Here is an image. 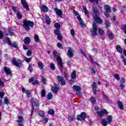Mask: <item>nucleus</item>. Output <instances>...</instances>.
<instances>
[{
  "instance_id": "f257e3e1",
  "label": "nucleus",
  "mask_w": 126,
  "mask_h": 126,
  "mask_svg": "<svg viewBox=\"0 0 126 126\" xmlns=\"http://www.w3.org/2000/svg\"><path fill=\"white\" fill-rule=\"evenodd\" d=\"M53 55L56 57V61L58 63V66L61 72H63V61H62V58H61V56L58 53L57 51H53Z\"/></svg>"
},
{
  "instance_id": "f03ea898",
  "label": "nucleus",
  "mask_w": 126,
  "mask_h": 126,
  "mask_svg": "<svg viewBox=\"0 0 126 126\" xmlns=\"http://www.w3.org/2000/svg\"><path fill=\"white\" fill-rule=\"evenodd\" d=\"M93 9V18L96 23H98L99 24H101V23H103V20H102V19L100 18L99 16V12H98V11L96 10L95 8V7H92Z\"/></svg>"
},
{
  "instance_id": "7ed1b4c3",
  "label": "nucleus",
  "mask_w": 126,
  "mask_h": 126,
  "mask_svg": "<svg viewBox=\"0 0 126 126\" xmlns=\"http://www.w3.org/2000/svg\"><path fill=\"white\" fill-rule=\"evenodd\" d=\"M23 27L26 31L29 32L30 28H33L34 27V23L30 20L25 19L23 21Z\"/></svg>"
},
{
  "instance_id": "20e7f679",
  "label": "nucleus",
  "mask_w": 126,
  "mask_h": 126,
  "mask_svg": "<svg viewBox=\"0 0 126 126\" xmlns=\"http://www.w3.org/2000/svg\"><path fill=\"white\" fill-rule=\"evenodd\" d=\"M97 30H98V26H97V23L94 22L93 23V28L91 29V33L93 36H97Z\"/></svg>"
},
{
  "instance_id": "39448f33",
  "label": "nucleus",
  "mask_w": 126,
  "mask_h": 126,
  "mask_svg": "<svg viewBox=\"0 0 126 126\" xmlns=\"http://www.w3.org/2000/svg\"><path fill=\"white\" fill-rule=\"evenodd\" d=\"M36 99L33 98H32L31 101H32V109H31V116L34 114V105H33V104H35V107H39V104L38 103V102L35 101Z\"/></svg>"
},
{
  "instance_id": "423d86ee",
  "label": "nucleus",
  "mask_w": 126,
  "mask_h": 126,
  "mask_svg": "<svg viewBox=\"0 0 126 126\" xmlns=\"http://www.w3.org/2000/svg\"><path fill=\"white\" fill-rule=\"evenodd\" d=\"M73 89L76 92L77 95H80L82 94L81 93V88L78 85H74L73 86Z\"/></svg>"
},
{
  "instance_id": "0eeeda50",
  "label": "nucleus",
  "mask_w": 126,
  "mask_h": 126,
  "mask_svg": "<svg viewBox=\"0 0 126 126\" xmlns=\"http://www.w3.org/2000/svg\"><path fill=\"white\" fill-rule=\"evenodd\" d=\"M21 3L22 4L24 8L26 9V10H30V9L29 8V5H28L26 0H21Z\"/></svg>"
},
{
  "instance_id": "6e6552de",
  "label": "nucleus",
  "mask_w": 126,
  "mask_h": 126,
  "mask_svg": "<svg viewBox=\"0 0 126 126\" xmlns=\"http://www.w3.org/2000/svg\"><path fill=\"white\" fill-rule=\"evenodd\" d=\"M12 63L17 67H20L22 64V63L21 62V60H18L16 61L15 59H14L12 61Z\"/></svg>"
},
{
  "instance_id": "1a4fd4ad",
  "label": "nucleus",
  "mask_w": 126,
  "mask_h": 126,
  "mask_svg": "<svg viewBox=\"0 0 126 126\" xmlns=\"http://www.w3.org/2000/svg\"><path fill=\"white\" fill-rule=\"evenodd\" d=\"M85 118H86V113L83 112L80 115H78L77 117L78 121H84Z\"/></svg>"
},
{
  "instance_id": "9d476101",
  "label": "nucleus",
  "mask_w": 126,
  "mask_h": 126,
  "mask_svg": "<svg viewBox=\"0 0 126 126\" xmlns=\"http://www.w3.org/2000/svg\"><path fill=\"white\" fill-rule=\"evenodd\" d=\"M3 69L6 75H9L10 76H11L12 72L10 68H8V67L4 66L3 68Z\"/></svg>"
},
{
  "instance_id": "9b49d317",
  "label": "nucleus",
  "mask_w": 126,
  "mask_h": 126,
  "mask_svg": "<svg viewBox=\"0 0 126 126\" xmlns=\"http://www.w3.org/2000/svg\"><path fill=\"white\" fill-rule=\"evenodd\" d=\"M96 113L99 117H103L105 114L108 115V113L106 110L103 109L100 111H97Z\"/></svg>"
},
{
  "instance_id": "f8f14e48",
  "label": "nucleus",
  "mask_w": 126,
  "mask_h": 126,
  "mask_svg": "<svg viewBox=\"0 0 126 126\" xmlns=\"http://www.w3.org/2000/svg\"><path fill=\"white\" fill-rule=\"evenodd\" d=\"M55 11L56 14L59 16V17H62V15H63V11H62V10L59 9V8L56 7L55 8Z\"/></svg>"
},
{
  "instance_id": "ddd939ff",
  "label": "nucleus",
  "mask_w": 126,
  "mask_h": 126,
  "mask_svg": "<svg viewBox=\"0 0 126 126\" xmlns=\"http://www.w3.org/2000/svg\"><path fill=\"white\" fill-rule=\"evenodd\" d=\"M67 55L68 58H72L73 57V52H72V49L70 48H69Z\"/></svg>"
},
{
  "instance_id": "4468645a",
  "label": "nucleus",
  "mask_w": 126,
  "mask_h": 126,
  "mask_svg": "<svg viewBox=\"0 0 126 126\" xmlns=\"http://www.w3.org/2000/svg\"><path fill=\"white\" fill-rule=\"evenodd\" d=\"M5 34L7 36H8L9 35H10V36H13V35H14L13 30H11L10 29L8 30L7 32H5Z\"/></svg>"
},
{
  "instance_id": "2eb2a0df",
  "label": "nucleus",
  "mask_w": 126,
  "mask_h": 126,
  "mask_svg": "<svg viewBox=\"0 0 126 126\" xmlns=\"http://www.w3.org/2000/svg\"><path fill=\"white\" fill-rule=\"evenodd\" d=\"M104 9L106 11V12L108 13H111V7H110V5H106L104 6Z\"/></svg>"
},
{
  "instance_id": "dca6fc26",
  "label": "nucleus",
  "mask_w": 126,
  "mask_h": 126,
  "mask_svg": "<svg viewBox=\"0 0 126 126\" xmlns=\"http://www.w3.org/2000/svg\"><path fill=\"white\" fill-rule=\"evenodd\" d=\"M22 91L23 93H25V94H26L27 97H30V93H29L28 90L25 89V88H22Z\"/></svg>"
},
{
  "instance_id": "f3484780",
  "label": "nucleus",
  "mask_w": 126,
  "mask_h": 126,
  "mask_svg": "<svg viewBox=\"0 0 126 126\" xmlns=\"http://www.w3.org/2000/svg\"><path fill=\"white\" fill-rule=\"evenodd\" d=\"M24 42L25 43H26V45H29L30 43L31 42V40L30 39V37H26L24 40Z\"/></svg>"
},
{
  "instance_id": "a211bd4d",
  "label": "nucleus",
  "mask_w": 126,
  "mask_h": 126,
  "mask_svg": "<svg viewBox=\"0 0 126 126\" xmlns=\"http://www.w3.org/2000/svg\"><path fill=\"white\" fill-rule=\"evenodd\" d=\"M116 49L118 53H120V54H122L123 53V49L122 48L121 46H120V45H118L116 47Z\"/></svg>"
},
{
  "instance_id": "6ab92c4d",
  "label": "nucleus",
  "mask_w": 126,
  "mask_h": 126,
  "mask_svg": "<svg viewBox=\"0 0 126 126\" xmlns=\"http://www.w3.org/2000/svg\"><path fill=\"white\" fill-rule=\"evenodd\" d=\"M118 105L120 110H124V104H123V103H122V101H119L118 102Z\"/></svg>"
},
{
  "instance_id": "aec40b11",
  "label": "nucleus",
  "mask_w": 126,
  "mask_h": 126,
  "mask_svg": "<svg viewBox=\"0 0 126 126\" xmlns=\"http://www.w3.org/2000/svg\"><path fill=\"white\" fill-rule=\"evenodd\" d=\"M71 78L72 79H75L76 78V71L74 70L71 74Z\"/></svg>"
},
{
  "instance_id": "412c9836",
  "label": "nucleus",
  "mask_w": 126,
  "mask_h": 126,
  "mask_svg": "<svg viewBox=\"0 0 126 126\" xmlns=\"http://www.w3.org/2000/svg\"><path fill=\"white\" fill-rule=\"evenodd\" d=\"M6 43L8 44L9 46H12V42H11V40H10V38L8 37H6L5 38Z\"/></svg>"
},
{
  "instance_id": "4be33fe9",
  "label": "nucleus",
  "mask_w": 126,
  "mask_h": 126,
  "mask_svg": "<svg viewBox=\"0 0 126 126\" xmlns=\"http://www.w3.org/2000/svg\"><path fill=\"white\" fill-rule=\"evenodd\" d=\"M41 10H42V11H44V12H48V11H49V10L48 9V7L45 5H42Z\"/></svg>"
},
{
  "instance_id": "5701e85b",
  "label": "nucleus",
  "mask_w": 126,
  "mask_h": 126,
  "mask_svg": "<svg viewBox=\"0 0 126 126\" xmlns=\"http://www.w3.org/2000/svg\"><path fill=\"white\" fill-rule=\"evenodd\" d=\"M23 121H24V118H23V117L22 116H18V120H17V122L19 124H21L23 123Z\"/></svg>"
},
{
  "instance_id": "b1692460",
  "label": "nucleus",
  "mask_w": 126,
  "mask_h": 126,
  "mask_svg": "<svg viewBox=\"0 0 126 126\" xmlns=\"http://www.w3.org/2000/svg\"><path fill=\"white\" fill-rule=\"evenodd\" d=\"M107 123L110 125L112 123V120H113V117L111 115H108L107 116Z\"/></svg>"
},
{
  "instance_id": "393cba45",
  "label": "nucleus",
  "mask_w": 126,
  "mask_h": 126,
  "mask_svg": "<svg viewBox=\"0 0 126 126\" xmlns=\"http://www.w3.org/2000/svg\"><path fill=\"white\" fill-rule=\"evenodd\" d=\"M37 65L40 69L42 70L44 68V64L42 62H38Z\"/></svg>"
},
{
  "instance_id": "a878e982",
  "label": "nucleus",
  "mask_w": 126,
  "mask_h": 126,
  "mask_svg": "<svg viewBox=\"0 0 126 126\" xmlns=\"http://www.w3.org/2000/svg\"><path fill=\"white\" fill-rule=\"evenodd\" d=\"M60 90V88L59 87H54L52 88V91L54 93H58V91Z\"/></svg>"
},
{
  "instance_id": "bb28decb",
  "label": "nucleus",
  "mask_w": 126,
  "mask_h": 126,
  "mask_svg": "<svg viewBox=\"0 0 126 126\" xmlns=\"http://www.w3.org/2000/svg\"><path fill=\"white\" fill-rule=\"evenodd\" d=\"M45 22L48 25H50L51 24V19L49 16H46L45 19Z\"/></svg>"
},
{
  "instance_id": "cd10ccee",
  "label": "nucleus",
  "mask_w": 126,
  "mask_h": 126,
  "mask_svg": "<svg viewBox=\"0 0 126 126\" xmlns=\"http://www.w3.org/2000/svg\"><path fill=\"white\" fill-rule=\"evenodd\" d=\"M101 124L104 126H107V125H108V122L105 119L101 120Z\"/></svg>"
},
{
  "instance_id": "c85d7f7f",
  "label": "nucleus",
  "mask_w": 126,
  "mask_h": 126,
  "mask_svg": "<svg viewBox=\"0 0 126 126\" xmlns=\"http://www.w3.org/2000/svg\"><path fill=\"white\" fill-rule=\"evenodd\" d=\"M104 25H105L106 28H109L110 26H111V23L109 21H105V23H104Z\"/></svg>"
},
{
  "instance_id": "c756f323",
  "label": "nucleus",
  "mask_w": 126,
  "mask_h": 126,
  "mask_svg": "<svg viewBox=\"0 0 126 126\" xmlns=\"http://www.w3.org/2000/svg\"><path fill=\"white\" fill-rule=\"evenodd\" d=\"M17 17L18 19H21L22 17H23V15H22V13H21V12H19L18 13H17Z\"/></svg>"
},
{
  "instance_id": "7c9ffc66",
  "label": "nucleus",
  "mask_w": 126,
  "mask_h": 126,
  "mask_svg": "<svg viewBox=\"0 0 126 126\" xmlns=\"http://www.w3.org/2000/svg\"><path fill=\"white\" fill-rule=\"evenodd\" d=\"M83 8L85 11V14L88 17H89V15L88 14V10H87V9H86V7L85 6H83Z\"/></svg>"
},
{
  "instance_id": "2f4dec72",
  "label": "nucleus",
  "mask_w": 126,
  "mask_h": 126,
  "mask_svg": "<svg viewBox=\"0 0 126 126\" xmlns=\"http://www.w3.org/2000/svg\"><path fill=\"white\" fill-rule=\"evenodd\" d=\"M54 26L56 29H61V24H60L59 23H56L54 25Z\"/></svg>"
},
{
  "instance_id": "473e14b6",
  "label": "nucleus",
  "mask_w": 126,
  "mask_h": 126,
  "mask_svg": "<svg viewBox=\"0 0 126 126\" xmlns=\"http://www.w3.org/2000/svg\"><path fill=\"white\" fill-rule=\"evenodd\" d=\"M24 60L26 62V63H29L32 61V59L31 58H27L26 57L24 58Z\"/></svg>"
},
{
  "instance_id": "72a5a7b5",
  "label": "nucleus",
  "mask_w": 126,
  "mask_h": 126,
  "mask_svg": "<svg viewBox=\"0 0 126 126\" xmlns=\"http://www.w3.org/2000/svg\"><path fill=\"white\" fill-rule=\"evenodd\" d=\"M38 115L39 116L41 117V118H44V117H45V114L44 113V112H43L42 111H39L38 112Z\"/></svg>"
},
{
  "instance_id": "f704fd0d",
  "label": "nucleus",
  "mask_w": 126,
  "mask_h": 126,
  "mask_svg": "<svg viewBox=\"0 0 126 126\" xmlns=\"http://www.w3.org/2000/svg\"><path fill=\"white\" fill-rule=\"evenodd\" d=\"M50 68L52 69V70H55L56 68L55 64L54 63H50Z\"/></svg>"
},
{
  "instance_id": "c9c22d12",
  "label": "nucleus",
  "mask_w": 126,
  "mask_h": 126,
  "mask_svg": "<svg viewBox=\"0 0 126 126\" xmlns=\"http://www.w3.org/2000/svg\"><path fill=\"white\" fill-rule=\"evenodd\" d=\"M63 76H57V80H58V82L59 83H61V82L63 80Z\"/></svg>"
},
{
  "instance_id": "e433bc0d",
  "label": "nucleus",
  "mask_w": 126,
  "mask_h": 126,
  "mask_svg": "<svg viewBox=\"0 0 126 126\" xmlns=\"http://www.w3.org/2000/svg\"><path fill=\"white\" fill-rule=\"evenodd\" d=\"M41 82L42 84L45 85V84H46V82H47V80L46 79V78H45L44 77H42L41 78Z\"/></svg>"
},
{
  "instance_id": "4c0bfd02",
  "label": "nucleus",
  "mask_w": 126,
  "mask_h": 126,
  "mask_svg": "<svg viewBox=\"0 0 126 126\" xmlns=\"http://www.w3.org/2000/svg\"><path fill=\"white\" fill-rule=\"evenodd\" d=\"M93 90V89H97V83L95 82H94L93 83V84L92 85Z\"/></svg>"
},
{
  "instance_id": "58836bf2",
  "label": "nucleus",
  "mask_w": 126,
  "mask_h": 126,
  "mask_svg": "<svg viewBox=\"0 0 126 126\" xmlns=\"http://www.w3.org/2000/svg\"><path fill=\"white\" fill-rule=\"evenodd\" d=\"M48 114L54 116V115H55V111H54V110L53 109H50L48 112Z\"/></svg>"
},
{
  "instance_id": "ea45409f",
  "label": "nucleus",
  "mask_w": 126,
  "mask_h": 126,
  "mask_svg": "<svg viewBox=\"0 0 126 126\" xmlns=\"http://www.w3.org/2000/svg\"><path fill=\"white\" fill-rule=\"evenodd\" d=\"M47 98L49 100H52L53 99V94L52 93H49L47 95Z\"/></svg>"
},
{
  "instance_id": "a19ab883",
  "label": "nucleus",
  "mask_w": 126,
  "mask_h": 126,
  "mask_svg": "<svg viewBox=\"0 0 126 126\" xmlns=\"http://www.w3.org/2000/svg\"><path fill=\"white\" fill-rule=\"evenodd\" d=\"M41 97H45V96H46V91H45V90L43 89L41 91Z\"/></svg>"
},
{
  "instance_id": "79ce46f5",
  "label": "nucleus",
  "mask_w": 126,
  "mask_h": 126,
  "mask_svg": "<svg viewBox=\"0 0 126 126\" xmlns=\"http://www.w3.org/2000/svg\"><path fill=\"white\" fill-rule=\"evenodd\" d=\"M54 34H55V35H60V34H61V32H60V30H58V29H55L54 30Z\"/></svg>"
},
{
  "instance_id": "37998d69",
  "label": "nucleus",
  "mask_w": 126,
  "mask_h": 126,
  "mask_svg": "<svg viewBox=\"0 0 126 126\" xmlns=\"http://www.w3.org/2000/svg\"><path fill=\"white\" fill-rule=\"evenodd\" d=\"M40 39L39 38V36H38V34H35L34 35V40L35 42H39Z\"/></svg>"
},
{
  "instance_id": "c03bdc74",
  "label": "nucleus",
  "mask_w": 126,
  "mask_h": 126,
  "mask_svg": "<svg viewBox=\"0 0 126 126\" xmlns=\"http://www.w3.org/2000/svg\"><path fill=\"white\" fill-rule=\"evenodd\" d=\"M98 34L99 35H104V31H103V30L101 29H98Z\"/></svg>"
},
{
  "instance_id": "a18cd8bd",
  "label": "nucleus",
  "mask_w": 126,
  "mask_h": 126,
  "mask_svg": "<svg viewBox=\"0 0 126 126\" xmlns=\"http://www.w3.org/2000/svg\"><path fill=\"white\" fill-rule=\"evenodd\" d=\"M4 102L5 104H6V105H7L8 104H9V100H8L7 97H5L4 98Z\"/></svg>"
},
{
  "instance_id": "49530a36",
  "label": "nucleus",
  "mask_w": 126,
  "mask_h": 126,
  "mask_svg": "<svg viewBox=\"0 0 126 126\" xmlns=\"http://www.w3.org/2000/svg\"><path fill=\"white\" fill-rule=\"evenodd\" d=\"M108 37L109 39L111 40H113L114 39V37H115V35H114V34L113 33H109L108 34Z\"/></svg>"
},
{
  "instance_id": "de8ad7c7",
  "label": "nucleus",
  "mask_w": 126,
  "mask_h": 126,
  "mask_svg": "<svg viewBox=\"0 0 126 126\" xmlns=\"http://www.w3.org/2000/svg\"><path fill=\"white\" fill-rule=\"evenodd\" d=\"M61 85H65L66 84V81L63 78L62 81H61L60 82Z\"/></svg>"
},
{
  "instance_id": "09e8293b",
  "label": "nucleus",
  "mask_w": 126,
  "mask_h": 126,
  "mask_svg": "<svg viewBox=\"0 0 126 126\" xmlns=\"http://www.w3.org/2000/svg\"><path fill=\"white\" fill-rule=\"evenodd\" d=\"M27 55L28 57H31L32 55V51L31 50H28L27 52Z\"/></svg>"
},
{
  "instance_id": "8fccbe9b",
  "label": "nucleus",
  "mask_w": 126,
  "mask_h": 126,
  "mask_svg": "<svg viewBox=\"0 0 126 126\" xmlns=\"http://www.w3.org/2000/svg\"><path fill=\"white\" fill-rule=\"evenodd\" d=\"M57 38L59 41H63V35L61 34L57 35Z\"/></svg>"
},
{
  "instance_id": "3c124183",
  "label": "nucleus",
  "mask_w": 126,
  "mask_h": 126,
  "mask_svg": "<svg viewBox=\"0 0 126 126\" xmlns=\"http://www.w3.org/2000/svg\"><path fill=\"white\" fill-rule=\"evenodd\" d=\"M28 69L31 72H32V71H33V67H32V65H29Z\"/></svg>"
},
{
  "instance_id": "603ef678",
  "label": "nucleus",
  "mask_w": 126,
  "mask_h": 126,
  "mask_svg": "<svg viewBox=\"0 0 126 126\" xmlns=\"http://www.w3.org/2000/svg\"><path fill=\"white\" fill-rule=\"evenodd\" d=\"M114 76L115 79H117V80H120V75H119V74H115Z\"/></svg>"
},
{
  "instance_id": "864d4df0",
  "label": "nucleus",
  "mask_w": 126,
  "mask_h": 126,
  "mask_svg": "<svg viewBox=\"0 0 126 126\" xmlns=\"http://www.w3.org/2000/svg\"><path fill=\"white\" fill-rule=\"evenodd\" d=\"M90 102H91L92 103H95V98L93 96L90 97Z\"/></svg>"
},
{
  "instance_id": "5fc2aeb1",
  "label": "nucleus",
  "mask_w": 126,
  "mask_h": 126,
  "mask_svg": "<svg viewBox=\"0 0 126 126\" xmlns=\"http://www.w3.org/2000/svg\"><path fill=\"white\" fill-rule=\"evenodd\" d=\"M80 24L81 25L82 27H85V23L83 22V21L82 20V21H80Z\"/></svg>"
},
{
  "instance_id": "6e6d98bb",
  "label": "nucleus",
  "mask_w": 126,
  "mask_h": 126,
  "mask_svg": "<svg viewBox=\"0 0 126 126\" xmlns=\"http://www.w3.org/2000/svg\"><path fill=\"white\" fill-rule=\"evenodd\" d=\"M124 83H126V79L122 78L120 81V84H124Z\"/></svg>"
},
{
  "instance_id": "4d7b16f0",
  "label": "nucleus",
  "mask_w": 126,
  "mask_h": 126,
  "mask_svg": "<svg viewBox=\"0 0 126 126\" xmlns=\"http://www.w3.org/2000/svg\"><path fill=\"white\" fill-rule=\"evenodd\" d=\"M71 35L72 36V37H74V35H75V32H74V30H71L70 31Z\"/></svg>"
},
{
  "instance_id": "13d9d810",
  "label": "nucleus",
  "mask_w": 126,
  "mask_h": 126,
  "mask_svg": "<svg viewBox=\"0 0 126 126\" xmlns=\"http://www.w3.org/2000/svg\"><path fill=\"white\" fill-rule=\"evenodd\" d=\"M57 47L59 48V49H62V43L61 42H58L57 43Z\"/></svg>"
},
{
  "instance_id": "bf43d9fd",
  "label": "nucleus",
  "mask_w": 126,
  "mask_h": 126,
  "mask_svg": "<svg viewBox=\"0 0 126 126\" xmlns=\"http://www.w3.org/2000/svg\"><path fill=\"white\" fill-rule=\"evenodd\" d=\"M0 86H1V87H4V83L1 81V80L0 79Z\"/></svg>"
},
{
  "instance_id": "052dcab7",
  "label": "nucleus",
  "mask_w": 126,
  "mask_h": 126,
  "mask_svg": "<svg viewBox=\"0 0 126 126\" xmlns=\"http://www.w3.org/2000/svg\"><path fill=\"white\" fill-rule=\"evenodd\" d=\"M12 9L13 10V11H14V12H17V7L15 6H12Z\"/></svg>"
},
{
  "instance_id": "680f3d73",
  "label": "nucleus",
  "mask_w": 126,
  "mask_h": 126,
  "mask_svg": "<svg viewBox=\"0 0 126 126\" xmlns=\"http://www.w3.org/2000/svg\"><path fill=\"white\" fill-rule=\"evenodd\" d=\"M122 30L123 31H124V32H125V31H126V25H122Z\"/></svg>"
},
{
  "instance_id": "e2e57ef3",
  "label": "nucleus",
  "mask_w": 126,
  "mask_h": 126,
  "mask_svg": "<svg viewBox=\"0 0 126 126\" xmlns=\"http://www.w3.org/2000/svg\"><path fill=\"white\" fill-rule=\"evenodd\" d=\"M90 69L92 70V73H94H94H96V72H95V70H94V68H93V67H90Z\"/></svg>"
},
{
  "instance_id": "0e129e2a",
  "label": "nucleus",
  "mask_w": 126,
  "mask_h": 126,
  "mask_svg": "<svg viewBox=\"0 0 126 126\" xmlns=\"http://www.w3.org/2000/svg\"><path fill=\"white\" fill-rule=\"evenodd\" d=\"M3 96H4V92H2L0 93V98H3Z\"/></svg>"
},
{
  "instance_id": "69168bd1",
  "label": "nucleus",
  "mask_w": 126,
  "mask_h": 126,
  "mask_svg": "<svg viewBox=\"0 0 126 126\" xmlns=\"http://www.w3.org/2000/svg\"><path fill=\"white\" fill-rule=\"evenodd\" d=\"M68 120L70 122H73V121H74V119L71 116H69Z\"/></svg>"
},
{
  "instance_id": "338daca9",
  "label": "nucleus",
  "mask_w": 126,
  "mask_h": 126,
  "mask_svg": "<svg viewBox=\"0 0 126 126\" xmlns=\"http://www.w3.org/2000/svg\"><path fill=\"white\" fill-rule=\"evenodd\" d=\"M3 38V33L1 31H0V39H2Z\"/></svg>"
},
{
  "instance_id": "774afa93",
  "label": "nucleus",
  "mask_w": 126,
  "mask_h": 126,
  "mask_svg": "<svg viewBox=\"0 0 126 126\" xmlns=\"http://www.w3.org/2000/svg\"><path fill=\"white\" fill-rule=\"evenodd\" d=\"M11 47H13V48H17V44L16 43H12V45H11Z\"/></svg>"
}]
</instances>
